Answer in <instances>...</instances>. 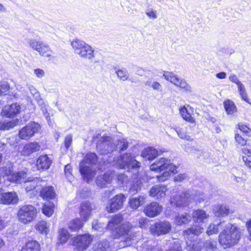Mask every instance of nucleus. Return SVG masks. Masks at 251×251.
<instances>
[{
    "label": "nucleus",
    "instance_id": "32",
    "mask_svg": "<svg viewBox=\"0 0 251 251\" xmlns=\"http://www.w3.org/2000/svg\"><path fill=\"white\" fill-rule=\"evenodd\" d=\"M40 195L44 199H52L55 196V193L52 186H46L42 188Z\"/></svg>",
    "mask_w": 251,
    "mask_h": 251
},
{
    "label": "nucleus",
    "instance_id": "55",
    "mask_svg": "<svg viewBox=\"0 0 251 251\" xmlns=\"http://www.w3.org/2000/svg\"><path fill=\"white\" fill-rule=\"evenodd\" d=\"M239 129L248 136L251 137V129L246 126L244 125H239Z\"/></svg>",
    "mask_w": 251,
    "mask_h": 251
},
{
    "label": "nucleus",
    "instance_id": "14",
    "mask_svg": "<svg viewBox=\"0 0 251 251\" xmlns=\"http://www.w3.org/2000/svg\"><path fill=\"white\" fill-rule=\"evenodd\" d=\"M126 200L125 196L122 194L117 195L111 199L106 206V210L108 213H114L120 209Z\"/></svg>",
    "mask_w": 251,
    "mask_h": 251
},
{
    "label": "nucleus",
    "instance_id": "24",
    "mask_svg": "<svg viewBox=\"0 0 251 251\" xmlns=\"http://www.w3.org/2000/svg\"><path fill=\"white\" fill-rule=\"evenodd\" d=\"M113 177V174L111 172L106 173L103 175L98 176L96 179L97 185L101 188L110 183Z\"/></svg>",
    "mask_w": 251,
    "mask_h": 251
},
{
    "label": "nucleus",
    "instance_id": "29",
    "mask_svg": "<svg viewBox=\"0 0 251 251\" xmlns=\"http://www.w3.org/2000/svg\"><path fill=\"white\" fill-rule=\"evenodd\" d=\"M158 151L153 147L145 148L142 152V156L143 158L149 160H152L158 155Z\"/></svg>",
    "mask_w": 251,
    "mask_h": 251
},
{
    "label": "nucleus",
    "instance_id": "41",
    "mask_svg": "<svg viewBox=\"0 0 251 251\" xmlns=\"http://www.w3.org/2000/svg\"><path fill=\"white\" fill-rule=\"evenodd\" d=\"M69 237V233L66 229L62 228L58 230V238L60 243H65L67 242Z\"/></svg>",
    "mask_w": 251,
    "mask_h": 251
},
{
    "label": "nucleus",
    "instance_id": "56",
    "mask_svg": "<svg viewBox=\"0 0 251 251\" xmlns=\"http://www.w3.org/2000/svg\"><path fill=\"white\" fill-rule=\"evenodd\" d=\"M188 178V176L186 174H179L174 177V181L176 182H181Z\"/></svg>",
    "mask_w": 251,
    "mask_h": 251
},
{
    "label": "nucleus",
    "instance_id": "37",
    "mask_svg": "<svg viewBox=\"0 0 251 251\" xmlns=\"http://www.w3.org/2000/svg\"><path fill=\"white\" fill-rule=\"evenodd\" d=\"M225 109L228 114H233L237 111L234 102L230 100H226L224 102Z\"/></svg>",
    "mask_w": 251,
    "mask_h": 251
},
{
    "label": "nucleus",
    "instance_id": "45",
    "mask_svg": "<svg viewBox=\"0 0 251 251\" xmlns=\"http://www.w3.org/2000/svg\"><path fill=\"white\" fill-rule=\"evenodd\" d=\"M54 204L53 203L48 202L45 203L43 208V213L48 217H50L52 215L54 212Z\"/></svg>",
    "mask_w": 251,
    "mask_h": 251
},
{
    "label": "nucleus",
    "instance_id": "9",
    "mask_svg": "<svg viewBox=\"0 0 251 251\" xmlns=\"http://www.w3.org/2000/svg\"><path fill=\"white\" fill-rule=\"evenodd\" d=\"M28 42L30 47L41 56L48 58L52 56V51L48 44L35 39H29Z\"/></svg>",
    "mask_w": 251,
    "mask_h": 251
},
{
    "label": "nucleus",
    "instance_id": "30",
    "mask_svg": "<svg viewBox=\"0 0 251 251\" xmlns=\"http://www.w3.org/2000/svg\"><path fill=\"white\" fill-rule=\"evenodd\" d=\"M213 211L215 216L218 217L226 216L230 212L229 207L222 204L215 206Z\"/></svg>",
    "mask_w": 251,
    "mask_h": 251
},
{
    "label": "nucleus",
    "instance_id": "54",
    "mask_svg": "<svg viewBox=\"0 0 251 251\" xmlns=\"http://www.w3.org/2000/svg\"><path fill=\"white\" fill-rule=\"evenodd\" d=\"M191 153L195 155L197 158H200L205 154L202 150H199L195 147H192Z\"/></svg>",
    "mask_w": 251,
    "mask_h": 251
},
{
    "label": "nucleus",
    "instance_id": "6",
    "mask_svg": "<svg viewBox=\"0 0 251 251\" xmlns=\"http://www.w3.org/2000/svg\"><path fill=\"white\" fill-rule=\"evenodd\" d=\"M71 46L75 53L82 58L91 59L94 57V49L82 40L75 39L72 41Z\"/></svg>",
    "mask_w": 251,
    "mask_h": 251
},
{
    "label": "nucleus",
    "instance_id": "38",
    "mask_svg": "<svg viewBox=\"0 0 251 251\" xmlns=\"http://www.w3.org/2000/svg\"><path fill=\"white\" fill-rule=\"evenodd\" d=\"M50 226L45 221L38 222L35 226V229L40 233L47 234L49 232Z\"/></svg>",
    "mask_w": 251,
    "mask_h": 251
},
{
    "label": "nucleus",
    "instance_id": "46",
    "mask_svg": "<svg viewBox=\"0 0 251 251\" xmlns=\"http://www.w3.org/2000/svg\"><path fill=\"white\" fill-rule=\"evenodd\" d=\"M40 185V182L38 178H35L31 181H28L25 182V189L27 191H29L35 189L37 187Z\"/></svg>",
    "mask_w": 251,
    "mask_h": 251
},
{
    "label": "nucleus",
    "instance_id": "48",
    "mask_svg": "<svg viewBox=\"0 0 251 251\" xmlns=\"http://www.w3.org/2000/svg\"><path fill=\"white\" fill-rule=\"evenodd\" d=\"M175 130L180 138L187 141H193V138L189 135L187 134L184 129L180 127H176Z\"/></svg>",
    "mask_w": 251,
    "mask_h": 251
},
{
    "label": "nucleus",
    "instance_id": "3",
    "mask_svg": "<svg viewBox=\"0 0 251 251\" xmlns=\"http://www.w3.org/2000/svg\"><path fill=\"white\" fill-rule=\"evenodd\" d=\"M240 238V233L237 227L230 223H227L219 236L220 244L224 248L231 247Z\"/></svg>",
    "mask_w": 251,
    "mask_h": 251
},
{
    "label": "nucleus",
    "instance_id": "12",
    "mask_svg": "<svg viewBox=\"0 0 251 251\" xmlns=\"http://www.w3.org/2000/svg\"><path fill=\"white\" fill-rule=\"evenodd\" d=\"M165 78L175 85L179 87L181 89L187 92H191V87L186 82L184 79L177 77L172 73L167 72L163 74Z\"/></svg>",
    "mask_w": 251,
    "mask_h": 251
},
{
    "label": "nucleus",
    "instance_id": "16",
    "mask_svg": "<svg viewBox=\"0 0 251 251\" xmlns=\"http://www.w3.org/2000/svg\"><path fill=\"white\" fill-rule=\"evenodd\" d=\"M162 211V207L157 202H152L148 204L144 212L145 214L150 217H154L158 215Z\"/></svg>",
    "mask_w": 251,
    "mask_h": 251
},
{
    "label": "nucleus",
    "instance_id": "35",
    "mask_svg": "<svg viewBox=\"0 0 251 251\" xmlns=\"http://www.w3.org/2000/svg\"><path fill=\"white\" fill-rule=\"evenodd\" d=\"M154 243L152 241L145 242L140 247V251H161L159 248L153 245Z\"/></svg>",
    "mask_w": 251,
    "mask_h": 251
},
{
    "label": "nucleus",
    "instance_id": "40",
    "mask_svg": "<svg viewBox=\"0 0 251 251\" xmlns=\"http://www.w3.org/2000/svg\"><path fill=\"white\" fill-rule=\"evenodd\" d=\"M179 112L182 118L191 123H194L195 121L194 118L191 116V114L185 106L181 107L179 108Z\"/></svg>",
    "mask_w": 251,
    "mask_h": 251
},
{
    "label": "nucleus",
    "instance_id": "33",
    "mask_svg": "<svg viewBox=\"0 0 251 251\" xmlns=\"http://www.w3.org/2000/svg\"><path fill=\"white\" fill-rule=\"evenodd\" d=\"M94 251H111V248L109 243L107 240L98 242L93 247Z\"/></svg>",
    "mask_w": 251,
    "mask_h": 251
},
{
    "label": "nucleus",
    "instance_id": "19",
    "mask_svg": "<svg viewBox=\"0 0 251 251\" xmlns=\"http://www.w3.org/2000/svg\"><path fill=\"white\" fill-rule=\"evenodd\" d=\"M21 111V106L17 103L6 105L2 109V114L7 117L16 116Z\"/></svg>",
    "mask_w": 251,
    "mask_h": 251
},
{
    "label": "nucleus",
    "instance_id": "28",
    "mask_svg": "<svg viewBox=\"0 0 251 251\" xmlns=\"http://www.w3.org/2000/svg\"><path fill=\"white\" fill-rule=\"evenodd\" d=\"M133 158L130 154H124L118 157L117 164L120 168H126L131 163Z\"/></svg>",
    "mask_w": 251,
    "mask_h": 251
},
{
    "label": "nucleus",
    "instance_id": "61",
    "mask_svg": "<svg viewBox=\"0 0 251 251\" xmlns=\"http://www.w3.org/2000/svg\"><path fill=\"white\" fill-rule=\"evenodd\" d=\"M141 163L135 160L134 158H133L131 163L129 164V166L127 168H129L131 167L133 169H137L140 167Z\"/></svg>",
    "mask_w": 251,
    "mask_h": 251
},
{
    "label": "nucleus",
    "instance_id": "7",
    "mask_svg": "<svg viewBox=\"0 0 251 251\" xmlns=\"http://www.w3.org/2000/svg\"><path fill=\"white\" fill-rule=\"evenodd\" d=\"M37 209L31 205H25L20 208L18 212V220L24 224L30 223L35 218Z\"/></svg>",
    "mask_w": 251,
    "mask_h": 251
},
{
    "label": "nucleus",
    "instance_id": "23",
    "mask_svg": "<svg viewBox=\"0 0 251 251\" xmlns=\"http://www.w3.org/2000/svg\"><path fill=\"white\" fill-rule=\"evenodd\" d=\"M92 210L91 204L88 201L81 203L80 206L79 214L83 221H86L90 217Z\"/></svg>",
    "mask_w": 251,
    "mask_h": 251
},
{
    "label": "nucleus",
    "instance_id": "22",
    "mask_svg": "<svg viewBox=\"0 0 251 251\" xmlns=\"http://www.w3.org/2000/svg\"><path fill=\"white\" fill-rule=\"evenodd\" d=\"M52 163L51 159L47 155H40L36 161V166L39 170H47Z\"/></svg>",
    "mask_w": 251,
    "mask_h": 251
},
{
    "label": "nucleus",
    "instance_id": "18",
    "mask_svg": "<svg viewBox=\"0 0 251 251\" xmlns=\"http://www.w3.org/2000/svg\"><path fill=\"white\" fill-rule=\"evenodd\" d=\"M19 199L15 192H8L0 195V203L4 204L17 203Z\"/></svg>",
    "mask_w": 251,
    "mask_h": 251
},
{
    "label": "nucleus",
    "instance_id": "63",
    "mask_svg": "<svg viewBox=\"0 0 251 251\" xmlns=\"http://www.w3.org/2000/svg\"><path fill=\"white\" fill-rule=\"evenodd\" d=\"M34 73L38 78H42L45 75L44 70L41 69H36L34 70Z\"/></svg>",
    "mask_w": 251,
    "mask_h": 251
},
{
    "label": "nucleus",
    "instance_id": "60",
    "mask_svg": "<svg viewBox=\"0 0 251 251\" xmlns=\"http://www.w3.org/2000/svg\"><path fill=\"white\" fill-rule=\"evenodd\" d=\"M149 220L145 218H141L139 219V226L142 228H145L148 224Z\"/></svg>",
    "mask_w": 251,
    "mask_h": 251
},
{
    "label": "nucleus",
    "instance_id": "57",
    "mask_svg": "<svg viewBox=\"0 0 251 251\" xmlns=\"http://www.w3.org/2000/svg\"><path fill=\"white\" fill-rule=\"evenodd\" d=\"M73 136L71 134L67 135L65 139L64 144L66 148L68 149L72 144Z\"/></svg>",
    "mask_w": 251,
    "mask_h": 251
},
{
    "label": "nucleus",
    "instance_id": "34",
    "mask_svg": "<svg viewBox=\"0 0 251 251\" xmlns=\"http://www.w3.org/2000/svg\"><path fill=\"white\" fill-rule=\"evenodd\" d=\"M192 217L187 213L178 215L175 219L176 224L178 226L187 224L191 221Z\"/></svg>",
    "mask_w": 251,
    "mask_h": 251
},
{
    "label": "nucleus",
    "instance_id": "39",
    "mask_svg": "<svg viewBox=\"0 0 251 251\" xmlns=\"http://www.w3.org/2000/svg\"><path fill=\"white\" fill-rule=\"evenodd\" d=\"M18 123L17 120H13L10 121L0 122V130H9L15 127Z\"/></svg>",
    "mask_w": 251,
    "mask_h": 251
},
{
    "label": "nucleus",
    "instance_id": "42",
    "mask_svg": "<svg viewBox=\"0 0 251 251\" xmlns=\"http://www.w3.org/2000/svg\"><path fill=\"white\" fill-rule=\"evenodd\" d=\"M187 249L188 251H201V247L203 246L202 242L194 241L189 243L186 242Z\"/></svg>",
    "mask_w": 251,
    "mask_h": 251
},
{
    "label": "nucleus",
    "instance_id": "44",
    "mask_svg": "<svg viewBox=\"0 0 251 251\" xmlns=\"http://www.w3.org/2000/svg\"><path fill=\"white\" fill-rule=\"evenodd\" d=\"M83 224L81 220L76 219L69 223V228L72 231H77L82 227Z\"/></svg>",
    "mask_w": 251,
    "mask_h": 251
},
{
    "label": "nucleus",
    "instance_id": "20",
    "mask_svg": "<svg viewBox=\"0 0 251 251\" xmlns=\"http://www.w3.org/2000/svg\"><path fill=\"white\" fill-rule=\"evenodd\" d=\"M204 228L200 225L195 224L192 225L189 228L184 230L183 232V235L185 239H189L192 237L194 235H199L202 233Z\"/></svg>",
    "mask_w": 251,
    "mask_h": 251
},
{
    "label": "nucleus",
    "instance_id": "49",
    "mask_svg": "<svg viewBox=\"0 0 251 251\" xmlns=\"http://www.w3.org/2000/svg\"><path fill=\"white\" fill-rule=\"evenodd\" d=\"M128 147V142L125 139H121L116 140V148L119 149L121 151L125 150Z\"/></svg>",
    "mask_w": 251,
    "mask_h": 251
},
{
    "label": "nucleus",
    "instance_id": "26",
    "mask_svg": "<svg viewBox=\"0 0 251 251\" xmlns=\"http://www.w3.org/2000/svg\"><path fill=\"white\" fill-rule=\"evenodd\" d=\"M191 217L193 219L195 222L204 223L205 221L208 219L209 215L206 212L201 209L194 210L192 213Z\"/></svg>",
    "mask_w": 251,
    "mask_h": 251
},
{
    "label": "nucleus",
    "instance_id": "62",
    "mask_svg": "<svg viewBox=\"0 0 251 251\" xmlns=\"http://www.w3.org/2000/svg\"><path fill=\"white\" fill-rule=\"evenodd\" d=\"M71 166L70 164H67L65 166V174L69 179H71Z\"/></svg>",
    "mask_w": 251,
    "mask_h": 251
},
{
    "label": "nucleus",
    "instance_id": "58",
    "mask_svg": "<svg viewBox=\"0 0 251 251\" xmlns=\"http://www.w3.org/2000/svg\"><path fill=\"white\" fill-rule=\"evenodd\" d=\"M151 87L152 88L153 90L161 91H162V86L158 82L153 81L151 83Z\"/></svg>",
    "mask_w": 251,
    "mask_h": 251
},
{
    "label": "nucleus",
    "instance_id": "11",
    "mask_svg": "<svg viewBox=\"0 0 251 251\" xmlns=\"http://www.w3.org/2000/svg\"><path fill=\"white\" fill-rule=\"evenodd\" d=\"M40 129V126L39 124L35 122L29 123L19 131V136L22 139L27 140L37 133Z\"/></svg>",
    "mask_w": 251,
    "mask_h": 251
},
{
    "label": "nucleus",
    "instance_id": "53",
    "mask_svg": "<svg viewBox=\"0 0 251 251\" xmlns=\"http://www.w3.org/2000/svg\"><path fill=\"white\" fill-rule=\"evenodd\" d=\"M181 250L180 243L178 241H175L171 244L170 249L167 251H180Z\"/></svg>",
    "mask_w": 251,
    "mask_h": 251
},
{
    "label": "nucleus",
    "instance_id": "64",
    "mask_svg": "<svg viewBox=\"0 0 251 251\" xmlns=\"http://www.w3.org/2000/svg\"><path fill=\"white\" fill-rule=\"evenodd\" d=\"M29 91L31 94L33 95V97H35L36 99L39 98L40 95L39 93L37 92L36 89L32 86H30L29 87Z\"/></svg>",
    "mask_w": 251,
    "mask_h": 251
},
{
    "label": "nucleus",
    "instance_id": "8",
    "mask_svg": "<svg viewBox=\"0 0 251 251\" xmlns=\"http://www.w3.org/2000/svg\"><path fill=\"white\" fill-rule=\"evenodd\" d=\"M96 147L101 154L111 153L116 149V140L108 136L102 137L98 141Z\"/></svg>",
    "mask_w": 251,
    "mask_h": 251
},
{
    "label": "nucleus",
    "instance_id": "36",
    "mask_svg": "<svg viewBox=\"0 0 251 251\" xmlns=\"http://www.w3.org/2000/svg\"><path fill=\"white\" fill-rule=\"evenodd\" d=\"M22 251H40L39 244L35 240L29 241L23 248Z\"/></svg>",
    "mask_w": 251,
    "mask_h": 251
},
{
    "label": "nucleus",
    "instance_id": "1",
    "mask_svg": "<svg viewBox=\"0 0 251 251\" xmlns=\"http://www.w3.org/2000/svg\"><path fill=\"white\" fill-rule=\"evenodd\" d=\"M123 221V216L120 214H116L111 218L106 226L112 231L114 238H121L119 247L121 248L129 246L135 235L132 231L131 224L128 222L121 224Z\"/></svg>",
    "mask_w": 251,
    "mask_h": 251
},
{
    "label": "nucleus",
    "instance_id": "2",
    "mask_svg": "<svg viewBox=\"0 0 251 251\" xmlns=\"http://www.w3.org/2000/svg\"><path fill=\"white\" fill-rule=\"evenodd\" d=\"M150 170L156 172H163L161 175L156 177L160 182H163L169 179L173 174L177 172V167L171 161L165 158H160L150 166Z\"/></svg>",
    "mask_w": 251,
    "mask_h": 251
},
{
    "label": "nucleus",
    "instance_id": "50",
    "mask_svg": "<svg viewBox=\"0 0 251 251\" xmlns=\"http://www.w3.org/2000/svg\"><path fill=\"white\" fill-rule=\"evenodd\" d=\"M9 90L10 86L7 82H0V96L7 95L9 93Z\"/></svg>",
    "mask_w": 251,
    "mask_h": 251
},
{
    "label": "nucleus",
    "instance_id": "13",
    "mask_svg": "<svg viewBox=\"0 0 251 251\" xmlns=\"http://www.w3.org/2000/svg\"><path fill=\"white\" fill-rule=\"evenodd\" d=\"M171 229L170 223L167 221L156 223L150 227V232L154 235H164L169 233Z\"/></svg>",
    "mask_w": 251,
    "mask_h": 251
},
{
    "label": "nucleus",
    "instance_id": "10",
    "mask_svg": "<svg viewBox=\"0 0 251 251\" xmlns=\"http://www.w3.org/2000/svg\"><path fill=\"white\" fill-rule=\"evenodd\" d=\"M72 245L75 249L78 251L86 250L91 244L93 238L88 234L78 235L72 239Z\"/></svg>",
    "mask_w": 251,
    "mask_h": 251
},
{
    "label": "nucleus",
    "instance_id": "31",
    "mask_svg": "<svg viewBox=\"0 0 251 251\" xmlns=\"http://www.w3.org/2000/svg\"><path fill=\"white\" fill-rule=\"evenodd\" d=\"M145 199L146 197L143 196L133 197L129 199L128 203L132 209H137L140 205L144 203Z\"/></svg>",
    "mask_w": 251,
    "mask_h": 251
},
{
    "label": "nucleus",
    "instance_id": "51",
    "mask_svg": "<svg viewBox=\"0 0 251 251\" xmlns=\"http://www.w3.org/2000/svg\"><path fill=\"white\" fill-rule=\"evenodd\" d=\"M141 183L140 182L137 181L136 183L133 184L129 189V192L132 194H134L137 193L139 190L141 189Z\"/></svg>",
    "mask_w": 251,
    "mask_h": 251
},
{
    "label": "nucleus",
    "instance_id": "43",
    "mask_svg": "<svg viewBox=\"0 0 251 251\" xmlns=\"http://www.w3.org/2000/svg\"><path fill=\"white\" fill-rule=\"evenodd\" d=\"M243 153L245 155L243 156V160L245 165L251 168V150L246 148L242 149Z\"/></svg>",
    "mask_w": 251,
    "mask_h": 251
},
{
    "label": "nucleus",
    "instance_id": "17",
    "mask_svg": "<svg viewBox=\"0 0 251 251\" xmlns=\"http://www.w3.org/2000/svg\"><path fill=\"white\" fill-rule=\"evenodd\" d=\"M167 188L166 186L156 185L152 186L149 191L150 196L159 200L165 197Z\"/></svg>",
    "mask_w": 251,
    "mask_h": 251
},
{
    "label": "nucleus",
    "instance_id": "15",
    "mask_svg": "<svg viewBox=\"0 0 251 251\" xmlns=\"http://www.w3.org/2000/svg\"><path fill=\"white\" fill-rule=\"evenodd\" d=\"M229 80L236 84L238 91L242 100L251 104L248 98L244 85L239 80L238 77L234 74H230L228 77Z\"/></svg>",
    "mask_w": 251,
    "mask_h": 251
},
{
    "label": "nucleus",
    "instance_id": "21",
    "mask_svg": "<svg viewBox=\"0 0 251 251\" xmlns=\"http://www.w3.org/2000/svg\"><path fill=\"white\" fill-rule=\"evenodd\" d=\"M5 175L7 176V180L10 182L21 183L24 179L25 174L23 172H13L11 170H6Z\"/></svg>",
    "mask_w": 251,
    "mask_h": 251
},
{
    "label": "nucleus",
    "instance_id": "59",
    "mask_svg": "<svg viewBox=\"0 0 251 251\" xmlns=\"http://www.w3.org/2000/svg\"><path fill=\"white\" fill-rule=\"evenodd\" d=\"M101 225L97 221H94L92 223V228L93 229L101 232L103 229Z\"/></svg>",
    "mask_w": 251,
    "mask_h": 251
},
{
    "label": "nucleus",
    "instance_id": "25",
    "mask_svg": "<svg viewBox=\"0 0 251 251\" xmlns=\"http://www.w3.org/2000/svg\"><path fill=\"white\" fill-rule=\"evenodd\" d=\"M40 146L36 142L30 143L25 145L21 151L22 154L24 156H29L32 153L39 151Z\"/></svg>",
    "mask_w": 251,
    "mask_h": 251
},
{
    "label": "nucleus",
    "instance_id": "5",
    "mask_svg": "<svg viewBox=\"0 0 251 251\" xmlns=\"http://www.w3.org/2000/svg\"><path fill=\"white\" fill-rule=\"evenodd\" d=\"M200 196V194L197 196L187 191L179 195L172 196L170 203L173 206L183 207L188 206L192 200L198 202H200L201 200H203V197Z\"/></svg>",
    "mask_w": 251,
    "mask_h": 251
},
{
    "label": "nucleus",
    "instance_id": "27",
    "mask_svg": "<svg viewBox=\"0 0 251 251\" xmlns=\"http://www.w3.org/2000/svg\"><path fill=\"white\" fill-rule=\"evenodd\" d=\"M225 221L221 222L217 224H210L207 227L206 233L208 235L217 233L220 230H222L225 228L227 224Z\"/></svg>",
    "mask_w": 251,
    "mask_h": 251
},
{
    "label": "nucleus",
    "instance_id": "4",
    "mask_svg": "<svg viewBox=\"0 0 251 251\" xmlns=\"http://www.w3.org/2000/svg\"><path fill=\"white\" fill-rule=\"evenodd\" d=\"M97 161V156L95 153H88L80 163V172L87 182H89L96 175L95 171L92 170L90 165L96 164Z\"/></svg>",
    "mask_w": 251,
    "mask_h": 251
},
{
    "label": "nucleus",
    "instance_id": "52",
    "mask_svg": "<svg viewBox=\"0 0 251 251\" xmlns=\"http://www.w3.org/2000/svg\"><path fill=\"white\" fill-rule=\"evenodd\" d=\"M235 140L236 142L241 146H244L247 143V140L238 133H235Z\"/></svg>",
    "mask_w": 251,
    "mask_h": 251
},
{
    "label": "nucleus",
    "instance_id": "47",
    "mask_svg": "<svg viewBox=\"0 0 251 251\" xmlns=\"http://www.w3.org/2000/svg\"><path fill=\"white\" fill-rule=\"evenodd\" d=\"M116 74L119 79L122 81L128 80L129 74L126 69L123 68L122 69H118L116 71Z\"/></svg>",
    "mask_w": 251,
    "mask_h": 251
}]
</instances>
